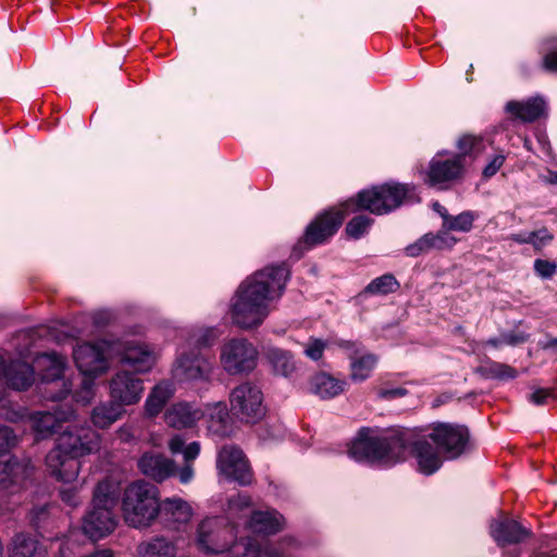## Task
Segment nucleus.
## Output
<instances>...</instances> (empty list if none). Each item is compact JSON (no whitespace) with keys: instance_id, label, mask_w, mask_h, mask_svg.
<instances>
[{"instance_id":"obj_1","label":"nucleus","mask_w":557,"mask_h":557,"mask_svg":"<svg viewBox=\"0 0 557 557\" xmlns=\"http://www.w3.org/2000/svg\"><path fill=\"white\" fill-rule=\"evenodd\" d=\"M468 444V429L450 423H434L424 435L409 430H392L374 435L372 430L363 428L352 441L348 455L358 462L392 466L405 460L407 454L411 453L418 470L431 475L442 467L441 453L446 459H456L465 453Z\"/></svg>"},{"instance_id":"obj_2","label":"nucleus","mask_w":557,"mask_h":557,"mask_svg":"<svg viewBox=\"0 0 557 557\" xmlns=\"http://www.w3.org/2000/svg\"><path fill=\"white\" fill-rule=\"evenodd\" d=\"M289 276L287 267H267L249 276L234 296L231 317L240 329L259 326L270 312V301L281 297Z\"/></svg>"},{"instance_id":"obj_3","label":"nucleus","mask_w":557,"mask_h":557,"mask_svg":"<svg viewBox=\"0 0 557 557\" xmlns=\"http://www.w3.org/2000/svg\"><path fill=\"white\" fill-rule=\"evenodd\" d=\"M101 436L90 426L69 425L61 431L55 447L46 456V466L58 481L72 482L79 472L78 458L99 451Z\"/></svg>"},{"instance_id":"obj_4","label":"nucleus","mask_w":557,"mask_h":557,"mask_svg":"<svg viewBox=\"0 0 557 557\" xmlns=\"http://www.w3.org/2000/svg\"><path fill=\"white\" fill-rule=\"evenodd\" d=\"M121 495L120 483L106 478L97 483L92 493L91 508L83 517L82 531L91 541H99L111 534L117 519L114 508Z\"/></svg>"},{"instance_id":"obj_5","label":"nucleus","mask_w":557,"mask_h":557,"mask_svg":"<svg viewBox=\"0 0 557 557\" xmlns=\"http://www.w3.org/2000/svg\"><path fill=\"white\" fill-rule=\"evenodd\" d=\"M159 488L144 480L129 483L121 497V510L125 523L135 529L151 527L158 519Z\"/></svg>"},{"instance_id":"obj_6","label":"nucleus","mask_w":557,"mask_h":557,"mask_svg":"<svg viewBox=\"0 0 557 557\" xmlns=\"http://www.w3.org/2000/svg\"><path fill=\"white\" fill-rule=\"evenodd\" d=\"M406 185H384L360 190L356 197L342 203L345 213L369 211L373 214H386L406 201H411L412 195Z\"/></svg>"},{"instance_id":"obj_7","label":"nucleus","mask_w":557,"mask_h":557,"mask_svg":"<svg viewBox=\"0 0 557 557\" xmlns=\"http://www.w3.org/2000/svg\"><path fill=\"white\" fill-rule=\"evenodd\" d=\"M236 537L235 525L220 516L203 518L195 531V545L205 555L226 553Z\"/></svg>"},{"instance_id":"obj_8","label":"nucleus","mask_w":557,"mask_h":557,"mask_svg":"<svg viewBox=\"0 0 557 557\" xmlns=\"http://www.w3.org/2000/svg\"><path fill=\"white\" fill-rule=\"evenodd\" d=\"M459 153H437L430 163L429 174H460L487 148V143L479 136L463 135L457 141Z\"/></svg>"},{"instance_id":"obj_9","label":"nucleus","mask_w":557,"mask_h":557,"mask_svg":"<svg viewBox=\"0 0 557 557\" xmlns=\"http://www.w3.org/2000/svg\"><path fill=\"white\" fill-rule=\"evenodd\" d=\"M258 349L246 338H231L220 350V364L230 375L251 372L258 363Z\"/></svg>"},{"instance_id":"obj_10","label":"nucleus","mask_w":557,"mask_h":557,"mask_svg":"<svg viewBox=\"0 0 557 557\" xmlns=\"http://www.w3.org/2000/svg\"><path fill=\"white\" fill-rule=\"evenodd\" d=\"M113 342L83 343L73 349V358L79 372L86 376H99L109 369L108 359L115 356Z\"/></svg>"},{"instance_id":"obj_11","label":"nucleus","mask_w":557,"mask_h":557,"mask_svg":"<svg viewBox=\"0 0 557 557\" xmlns=\"http://www.w3.org/2000/svg\"><path fill=\"white\" fill-rule=\"evenodd\" d=\"M230 405L231 411L246 422H256L264 416L263 394L251 382H244L232 389Z\"/></svg>"},{"instance_id":"obj_12","label":"nucleus","mask_w":557,"mask_h":557,"mask_svg":"<svg viewBox=\"0 0 557 557\" xmlns=\"http://www.w3.org/2000/svg\"><path fill=\"white\" fill-rule=\"evenodd\" d=\"M216 469L225 479L235 481L240 485H249L253 479L248 459L236 445L228 444L220 448L216 457Z\"/></svg>"},{"instance_id":"obj_13","label":"nucleus","mask_w":557,"mask_h":557,"mask_svg":"<svg viewBox=\"0 0 557 557\" xmlns=\"http://www.w3.org/2000/svg\"><path fill=\"white\" fill-rule=\"evenodd\" d=\"M296 545L293 537H284L280 543L258 541L251 536L234 540L227 548V557H285L286 548Z\"/></svg>"},{"instance_id":"obj_14","label":"nucleus","mask_w":557,"mask_h":557,"mask_svg":"<svg viewBox=\"0 0 557 557\" xmlns=\"http://www.w3.org/2000/svg\"><path fill=\"white\" fill-rule=\"evenodd\" d=\"M346 215H348V213H345L342 206L341 209H330L320 213L306 227L304 237L299 242V245L304 244L308 248H311L313 246L324 244L335 235Z\"/></svg>"},{"instance_id":"obj_15","label":"nucleus","mask_w":557,"mask_h":557,"mask_svg":"<svg viewBox=\"0 0 557 557\" xmlns=\"http://www.w3.org/2000/svg\"><path fill=\"white\" fill-rule=\"evenodd\" d=\"M214 370V360L201 352L182 354L174 366L173 376L178 382H208Z\"/></svg>"},{"instance_id":"obj_16","label":"nucleus","mask_w":557,"mask_h":557,"mask_svg":"<svg viewBox=\"0 0 557 557\" xmlns=\"http://www.w3.org/2000/svg\"><path fill=\"white\" fill-rule=\"evenodd\" d=\"M112 348L123 364L138 373L148 372L154 364V352L144 343L135 339L114 341Z\"/></svg>"},{"instance_id":"obj_17","label":"nucleus","mask_w":557,"mask_h":557,"mask_svg":"<svg viewBox=\"0 0 557 557\" xmlns=\"http://www.w3.org/2000/svg\"><path fill=\"white\" fill-rule=\"evenodd\" d=\"M336 345L347 354L350 380L355 383L368 380L377 366V356L364 351L362 345L357 342L341 339L336 342Z\"/></svg>"},{"instance_id":"obj_18","label":"nucleus","mask_w":557,"mask_h":557,"mask_svg":"<svg viewBox=\"0 0 557 557\" xmlns=\"http://www.w3.org/2000/svg\"><path fill=\"white\" fill-rule=\"evenodd\" d=\"M158 518L164 528L180 531L187 527L194 517L191 505L181 497H166L159 502Z\"/></svg>"},{"instance_id":"obj_19","label":"nucleus","mask_w":557,"mask_h":557,"mask_svg":"<svg viewBox=\"0 0 557 557\" xmlns=\"http://www.w3.org/2000/svg\"><path fill=\"white\" fill-rule=\"evenodd\" d=\"M109 386L113 401L122 407L138 403L144 392L143 381L128 371L117 372Z\"/></svg>"},{"instance_id":"obj_20","label":"nucleus","mask_w":557,"mask_h":557,"mask_svg":"<svg viewBox=\"0 0 557 557\" xmlns=\"http://www.w3.org/2000/svg\"><path fill=\"white\" fill-rule=\"evenodd\" d=\"M137 467L141 474L158 483L164 482L176 472L173 459L154 451L144 453L137 461Z\"/></svg>"},{"instance_id":"obj_21","label":"nucleus","mask_w":557,"mask_h":557,"mask_svg":"<svg viewBox=\"0 0 557 557\" xmlns=\"http://www.w3.org/2000/svg\"><path fill=\"white\" fill-rule=\"evenodd\" d=\"M205 418V410L196 403L177 401L164 412V422L168 426L182 430L194 428Z\"/></svg>"},{"instance_id":"obj_22","label":"nucleus","mask_w":557,"mask_h":557,"mask_svg":"<svg viewBox=\"0 0 557 557\" xmlns=\"http://www.w3.org/2000/svg\"><path fill=\"white\" fill-rule=\"evenodd\" d=\"M532 534L529 528L510 518H502L491 524V535L498 546L518 544Z\"/></svg>"},{"instance_id":"obj_23","label":"nucleus","mask_w":557,"mask_h":557,"mask_svg":"<svg viewBox=\"0 0 557 557\" xmlns=\"http://www.w3.org/2000/svg\"><path fill=\"white\" fill-rule=\"evenodd\" d=\"M457 243V239L448 233V231L442 230L437 233H426L417 239L413 244L408 245L405 248L406 255L409 257H418L423 253H428L431 250H443L451 248Z\"/></svg>"},{"instance_id":"obj_24","label":"nucleus","mask_w":557,"mask_h":557,"mask_svg":"<svg viewBox=\"0 0 557 557\" xmlns=\"http://www.w3.org/2000/svg\"><path fill=\"white\" fill-rule=\"evenodd\" d=\"M284 517L274 509L253 510L245 522V527L255 534L272 535L284 527Z\"/></svg>"},{"instance_id":"obj_25","label":"nucleus","mask_w":557,"mask_h":557,"mask_svg":"<svg viewBox=\"0 0 557 557\" xmlns=\"http://www.w3.org/2000/svg\"><path fill=\"white\" fill-rule=\"evenodd\" d=\"M73 417V410H70L66 413L60 410L54 412H35L32 416L33 428L44 437L53 433L60 434L63 430L61 422L67 421Z\"/></svg>"},{"instance_id":"obj_26","label":"nucleus","mask_w":557,"mask_h":557,"mask_svg":"<svg viewBox=\"0 0 557 557\" xmlns=\"http://www.w3.org/2000/svg\"><path fill=\"white\" fill-rule=\"evenodd\" d=\"M506 109L508 113L523 122H533L545 113L546 102L542 97H532L525 101H510Z\"/></svg>"},{"instance_id":"obj_27","label":"nucleus","mask_w":557,"mask_h":557,"mask_svg":"<svg viewBox=\"0 0 557 557\" xmlns=\"http://www.w3.org/2000/svg\"><path fill=\"white\" fill-rule=\"evenodd\" d=\"M65 357L55 352L42 354L35 359V367L44 382L59 380L65 368Z\"/></svg>"},{"instance_id":"obj_28","label":"nucleus","mask_w":557,"mask_h":557,"mask_svg":"<svg viewBox=\"0 0 557 557\" xmlns=\"http://www.w3.org/2000/svg\"><path fill=\"white\" fill-rule=\"evenodd\" d=\"M4 376L9 386L17 391H23L33 384L35 370L29 363L16 360L10 363L4 371Z\"/></svg>"},{"instance_id":"obj_29","label":"nucleus","mask_w":557,"mask_h":557,"mask_svg":"<svg viewBox=\"0 0 557 557\" xmlns=\"http://www.w3.org/2000/svg\"><path fill=\"white\" fill-rule=\"evenodd\" d=\"M10 557H48V553L36 537L18 533L13 537Z\"/></svg>"},{"instance_id":"obj_30","label":"nucleus","mask_w":557,"mask_h":557,"mask_svg":"<svg viewBox=\"0 0 557 557\" xmlns=\"http://www.w3.org/2000/svg\"><path fill=\"white\" fill-rule=\"evenodd\" d=\"M137 557H177V546L164 536H156L137 546Z\"/></svg>"},{"instance_id":"obj_31","label":"nucleus","mask_w":557,"mask_h":557,"mask_svg":"<svg viewBox=\"0 0 557 557\" xmlns=\"http://www.w3.org/2000/svg\"><path fill=\"white\" fill-rule=\"evenodd\" d=\"M347 383L326 373H319L311 379L310 389L322 399H330L342 394Z\"/></svg>"},{"instance_id":"obj_32","label":"nucleus","mask_w":557,"mask_h":557,"mask_svg":"<svg viewBox=\"0 0 557 557\" xmlns=\"http://www.w3.org/2000/svg\"><path fill=\"white\" fill-rule=\"evenodd\" d=\"M208 418V431L221 437L227 434L228 410L226 404L218 401L202 407Z\"/></svg>"},{"instance_id":"obj_33","label":"nucleus","mask_w":557,"mask_h":557,"mask_svg":"<svg viewBox=\"0 0 557 557\" xmlns=\"http://www.w3.org/2000/svg\"><path fill=\"white\" fill-rule=\"evenodd\" d=\"M175 388L169 381H161L150 392L146 399L145 409L149 417L159 414L166 401L174 395Z\"/></svg>"},{"instance_id":"obj_34","label":"nucleus","mask_w":557,"mask_h":557,"mask_svg":"<svg viewBox=\"0 0 557 557\" xmlns=\"http://www.w3.org/2000/svg\"><path fill=\"white\" fill-rule=\"evenodd\" d=\"M123 413V408L113 399L94 408L91 412L92 423L100 429H107L117 421Z\"/></svg>"},{"instance_id":"obj_35","label":"nucleus","mask_w":557,"mask_h":557,"mask_svg":"<svg viewBox=\"0 0 557 557\" xmlns=\"http://www.w3.org/2000/svg\"><path fill=\"white\" fill-rule=\"evenodd\" d=\"M268 358L275 373L280 375L288 376L296 369L294 358L288 351L274 348L269 351Z\"/></svg>"},{"instance_id":"obj_36","label":"nucleus","mask_w":557,"mask_h":557,"mask_svg":"<svg viewBox=\"0 0 557 557\" xmlns=\"http://www.w3.org/2000/svg\"><path fill=\"white\" fill-rule=\"evenodd\" d=\"M399 288V283L393 274H383L372 280L363 289V294L374 296H385Z\"/></svg>"},{"instance_id":"obj_37","label":"nucleus","mask_w":557,"mask_h":557,"mask_svg":"<svg viewBox=\"0 0 557 557\" xmlns=\"http://www.w3.org/2000/svg\"><path fill=\"white\" fill-rule=\"evenodd\" d=\"M475 215L471 211H463L458 215H449L447 221L443 223V228L446 231L470 232L473 227Z\"/></svg>"},{"instance_id":"obj_38","label":"nucleus","mask_w":557,"mask_h":557,"mask_svg":"<svg viewBox=\"0 0 557 557\" xmlns=\"http://www.w3.org/2000/svg\"><path fill=\"white\" fill-rule=\"evenodd\" d=\"M251 498L247 494H238L228 499L227 515L231 519L243 518L251 513Z\"/></svg>"},{"instance_id":"obj_39","label":"nucleus","mask_w":557,"mask_h":557,"mask_svg":"<svg viewBox=\"0 0 557 557\" xmlns=\"http://www.w3.org/2000/svg\"><path fill=\"white\" fill-rule=\"evenodd\" d=\"M481 372L488 379L509 380L517 376L516 369L500 362H490L481 368Z\"/></svg>"},{"instance_id":"obj_40","label":"nucleus","mask_w":557,"mask_h":557,"mask_svg":"<svg viewBox=\"0 0 557 557\" xmlns=\"http://www.w3.org/2000/svg\"><path fill=\"white\" fill-rule=\"evenodd\" d=\"M373 223V219L360 214L355 218H352L347 224H346V233L349 237L354 239L361 238L370 228V226Z\"/></svg>"},{"instance_id":"obj_41","label":"nucleus","mask_w":557,"mask_h":557,"mask_svg":"<svg viewBox=\"0 0 557 557\" xmlns=\"http://www.w3.org/2000/svg\"><path fill=\"white\" fill-rule=\"evenodd\" d=\"M83 381L81 385V389L76 391L74 394V398L76 403H81L83 405H87L91 401L95 396V377L96 376H86L83 375Z\"/></svg>"},{"instance_id":"obj_42","label":"nucleus","mask_w":557,"mask_h":557,"mask_svg":"<svg viewBox=\"0 0 557 557\" xmlns=\"http://www.w3.org/2000/svg\"><path fill=\"white\" fill-rule=\"evenodd\" d=\"M531 245L534 250L542 251L554 240V235L546 227H542L531 232Z\"/></svg>"},{"instance_id":"obj_43","label":"nucleus","mask_w":557,"mask_h":557,"mask_svg":"<svg viewBox=\"0 0 557 557\" xmlns=\"http://www.w3.org/2000/svg\"><path fill=\"white\" fill-rule=\"evenodd\" d=\"M214 334L212 330H200L191 334L188 338V345L196 348L208 347L213 343Z\"/></svg>"},{"instance_id":"obj_44","label":"nucleus","mask_w":557,"mask_h":557,"mask_svg":"<svg viewBox=\"0 0 557 557\" xmlns=\"http://www.w3.org/2000/svg\"><path fill=\"white\" fill-rule=\"evenodd\" d=\"M326 345V342L311 337L306 344L304 352L311 360L318 361L322 358Z\"/></svg>"},{"instance_id":"obj_45","label":"nucleus","mask_w":557,"mask_h":557,"mask_svg":"<svg viewBox=\"0 0 557 557\" xmlns=\"http://www.w3.org/2000/svg\"><path fill=\"white\" fill-rule=\"evenodd\" d=\"M16 443L17 437L13 430L5 424H0V453L8 451L14 447Z\"/></svg>"},{"instance_id":"obj_46","label":"nucleus","mask_w":557,"mask_h":557,"mask_svg":"<svg viewBox=\"0 0 557 557\" xmlns=\"http://www.w3.org/2000/svg\"><path fill=\"white\" fill-rule=\"evenodd\" d=\"M534 271L542 278H550L557 271V264L554 261L536 259L534 261Z\"/></svg>"},{"instance_id":"obj_47","label":"nucleus","mask_w":557,"mask_h":557,"mask_svg":"<svg viewBox=\"0 0 557 557\" xmlns=\"http://www.w3.org/2000/svg\"><path fill=\"white\" fill-rule=\"evenodd\" d=\"M16 466L15 460H1L0 459V487H7L11 482Z\"/></svg>"},{"instance_id":"obj_48","label":"nucleus","mask_w":557,"mask_h":557,"mask_svg":"<svg viewBox=\"0 0 557 557\" xmlns=\"http://www.w3.org/2000/svg\"><path fill=\"white\" fill-rule=\"evenodd\" d=\"M505 154L503 152H496L488 158L486 165L483 169L482 174H496L505 162Z\"/></svg>"},{"instance_id":"obj_49","label":"nucleus","mask_w":557,"mask_h":557,"mask_svg":"<svg viewBox=\"0 0 557 557\" xmlns=\"http://www.w3.org/2000/svg\"><path fill=\"white\" fill-rule=\"evenodd\" d=\"M459 176H428L426 184L437 190H445L451 187L453 182Z\"/></svg>"},{"instance_id":"obj_50","label":"nucleus","mask_w":557,"mask_h":557,"mask_svg":"<svg viewBox=\"0 0 557 557\" xmlns=\"http://www.w3.org/2000/svg\"><path fill=\"white\" fill-rule=\"evenodd\" d=\"M529 339V335L523 332H507L502 334L504 345L515 346Z\"/></svg>"},{"instance_id":"obj_51","label":"nucleus","mask_w":557,"mask_h":557,"mask_svg":"<svg viewBox=\"0 0 557 557\" xmlns=\"http://www.w3.org/2000/svg\"><path fill=\"white\" fill-rule=\"evenodd\" d=\"M61 499L71 507H77L81 504V498L76 488H63L60 492Z\"/></svg>"},{"instance_id":"obj_52","label":"nucleus","mask_w":557,"mask_h":557,"mask_svg":"<svg viewBox=\"0 0 557 557\" xmlns=\"http://www.w3.org/2000/svg\"><path fill=\"white\" fill-rule=\"evenodd\" d=\"M407 389L404 388V387H397V388H381L379 392H377V397L380 399H385V400H388V399H394V398H398V397H404L407 395Z\"/></svg>"},{"instance_id":"obj_53","label":"nucleus","mask_w":557,"mask_h":557,"mask_svg":"<svg viewBox=\"0 0 557 557\" xmlns=\"http://www.w3.org/2000/svg\"><path fill=\"white\" fill-rule=\"evenodd\" d=\"M184 460L186 463H190L195 460L200 454V444L198 442H193L188 444L183 450Z\"/></svg>"},{"instance_id":"obj_54","label":"nucleus","mask_w":557,"mask_h":557,"mask_svg":"<svg viewBox=\"0 0 557 557\" xmlns=\"http://www.w3.org/2000/svg\"><path fill=\"white\" fill-rule=\"evenodd\" d=\"M168 447L173 455L183 453L186 447L185 438L180 434H175L169 440Z\"/></svg>"},{"instance_id":"obj_55","label":"nucleus","mask_w":557,"mask_h":557,"mask_svg":"<svg viewBox=\"0 0 557 557\" xmlns=\"http://www.w3.org/2000/svg\"><path fill=\"white\" fill-rule=\"evenodd\" d=\"M178 480L182 484H188L195 476V471L191 463H186L177 471Z\"/></svg>"},{"instance_id":"obj_56","label":"nucleus","mask_w":557,"mask_h":557,"mask_svg":"<svg viewBox=\"0 0 557 557\" xmlns=\"http://www.w3.org/2000/svg\"><path fill=\"white\" fill-rule=\"evenodd\" d=\"M552 392L547 388H536L529 397L530 401L535 405H544L546 399L550 397Z\"/></svg>"},{"instance_id":"obj_57","label":"nucleus","mask_w":557,"mask_h":557,"mask_svg":"<svg viewBox=\"0 0 557 557\" xmlns=\"http://www.w3.org/2000/svg\"><path fill=\"white\" fill-rule=\"evenodd\" d=\"M545 70L557 73V51L547 53L543 59Z\"/></svg>"},{"instance_id":"obj_58","label":"nucleus","mask_w":557,"mask_h":557,"mask_svg":"<svg viewBox=\"0 0 557 557\" xmlns=\"http://www.w3.org/2000/svg\"><path fill=\"white\" fill-rule=\"evenodd\" d=\"M512 242L517 243V244H530L531 245V232L530 233H517V234H511L510 237H509Z\"/></svg>"},{"instance_id":"obj_59","label":"nucleus","mask_w":557,"mask_h":557,"mask_svg":"<svg viewBox=\"0 0 557 557\" xmlns=\"http://www.w3.org/2000/svg\"><path fill=\"white\" fill-rule=\"evenodd\" d=\"M83 557H117L113 550L109 549V548H102V549H97L88 555H85Z\"/></svg>"},{"instance_id":"obj_60","label":"nucleus","mask_w":557,"mask_h":557,"mask_svg":"<svg viewBox=\"0 0 557 557\" xmlns=\"http://www.w3.org/2000/svg\"><path fill=\"white\" fill-rule=\"evenodd\" d=\"M432 208L443 219V223L447 221L450 214L448 213L447 209L444 206H442L440 202H434L432 205Z\"/></svg>"},{"instance_id":"obj_61","label":"nucleus","mask_w":557,"mask_h":557,"mask_svg":"<svg viewBox=\"0 0 557 557\" xmlns=\"http://www.w3.org/2000/svg\"><path fill=\"white\" fill-rule=\"evenodd\" d=\"M9 510L8 504L4 496H0V517H2Z\"/></svg>"},{"instance_id":"obj_62","label":"nucleus","mask_w":557,"mask_h":557,"mask_svg":"<svg viewBox=\"0 0 557 557\" xmlns=\"http://www.w3.org/2000/svg\"><path fill=\"white\" fill-rule=\"evenodd\" d=\"M544 349L557 348V338H548L542 346Z\"/></svg>"},{"instance_id":"obj_63","label":"nucleus","mask_w":557,"mask_h":557,"mask_svg":"<svg viewBox=\"0 0 557 557\" xmlns=\"http://www.w3.org/2000/svg\"><path fill=\"white\" fill-rule=\"evenodd\" d=\"M487 344H488V345H492V346H494V347H498L499 345H504V343H502V336H500V337H498V338H490V339L487 341Z\"/></svg>"},{"instance_id":"obj_64","label":"nucleus","mask_w":557,"mask_h":557,"mask_svg":"<svg viewBox=\"0 0 557 557\" xmlns=\"http://www.w3.org/2000/svg\"><path fill=\"white\" fill-rule=\"evenodd\" d=\"M544 183L547 185H557V176H544Z\"/></svg>"}]
</instances>
